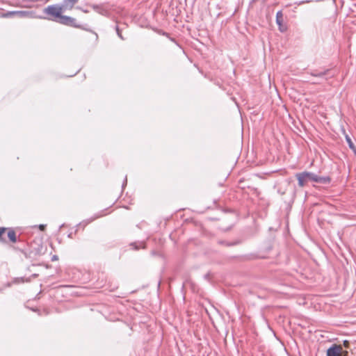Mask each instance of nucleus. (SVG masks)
<instances>
[{
	"label": "nucleus",
	"instance_id": "nucleus-12",
	"mask_svg": "<svg viewBox=\"0 0 356 356\" xmlns=\"http://www.w3.org/2000/svg\"><path fill=\"white\" fill-rule=\"evenodd\" d=\"M116 32H117V34L119 36V38H120L122 40H124V37L122 36V35L121 33V31L120 30V29L118 28V26H116Z\"/></svg>",
	"mask_w": 356,
	"mask_h": 356
},
{
	"label": "nucleus",
	"instance_id": "nucleus-8",
	"mask_svg": "<svg viewBox=\"0 0 356 356\" xmlns=\"http://www.w3.org/2000/svg\"><path fill=\"white\" fill-rule=\"evenodd\" d=\"M346 142L348 144L349 147L356 154V146L354 145L353 142L352 141L351 138H350V136L348 135H346Z\"/></svg>",
	"mask_w": 356,
	"mask_h": 356
},
{
	"label": "nucleus",
	"instance_id": "nucleus-11",
	"mask_svg": "<svg viewBox=\"0 0 356 356\" xmlns=\"http://www.w3.org/2000/svg\"><path fill=\"white\" fill-rule=\"evenodd\" d=\"M7 229L4 227H0V240L6 241V239L3 237V234L6 233Z\"/></svg>",
	"mask_w": 356,
	"mask_h": 356
},
{
	"label": "nucleus",
	"instance_id": "nucleus-5",
	"mask_svg": "<svg viewBox=\"0 0 356 356\" xmlns=\"http://www.w3.org/2000/svg\"><path fill=\"white\" fill-rule=\"evenodd\" d=\"M276 23L281 32H284L286 30V27L284 25V17L282 11H278L276 14Z\"/></svg>",
	"mask_w": 356,
	"mask_h": 356
},
{
	"label": "nucleus",
	"instance_id": "nucleus-7",
	"mask_svg": "<svg viewBox=\"0 0 356 356\" xmlns=\"http://www.w3.org/2000/svg\"><path fill=\"white\" fill-rule=\"evenodd\" d=\"M7 236L11 242L15 243L17 241L16 233L13 229H9Z\"/></svg>",
	"mask_w": 356,
	"mask_h": 356
},
{
	"label": "nucleus",
	"instance_id": "nucleus-10",
	"mask_svg": "<svg viewBox=\"0 0 356 356\" xmlns=\"http://www.w3.org/2000/svg\"><path fill=\"white\" fill-rule=\"evenodd\" d=\"M10 15H18L20 17H24L27 15V12L26 11H16V12H12L10 13Z\"/></svg>",
	"mask_w": 356,
	"mask_h": 356
},
{
	"label": "nucleus",
	"instance_id": "nucleus-3",
	"mask_svg": "<svg viewBox=\"0 0 356 356\" xmlns=\"http://www.w3.org/2000/svg\"><path fill=\"white\" fill-rule=\"evenodd\" d=\"M343 348L340 345H333L327 350V356H342Z\"/></svg>",
	"mask_w": 356,
	"mask_h": 356
},
{
	"label": "nucleus",
	"instance_id": "nucleus-13",
	"mask_svg": "<svg viewBox=\"0 0 356 356\" xmlns=\"http://www.w3.org/2000/svg\"><path fill=\"white\" fill-rule=\"evenodd\" d=\"M44 227H45V225H40V229L41 230H44Z\"/></svg>",
	"mask_w": 356,
	"mask_h": 356
},
{
	"label": "nucleus",
	"instance_id": "nucleus-4",
	"mask_svg": "<svg viewBox=\"0 0 356 356\" xmlns=\"http://www.w3.org/2000/svg\"><path fill=\"white\" fill-rule=\"evenodd\" d=\"M56 22H58L64 25L76 26V25L75 24L76 19L74 18L63 15H61L60 17L58 19H57Z\"/></svg>",
	"mask_w": 356,
	"mask_h": 356
},
{
	"label": "nucleus",
	"instance_id": "nucleus-1",
	"mask_svg": "<svg viewBox=\"0 0 356 356\" xmlns=\"http://www.w3.org/2000/svg\"><path fill=\"white\" fill-rule=\"evenodd\" d=\"M296 177L300 187L305 186L309 181L320 184H328L330 181L329 177H320L310 172L297 173Z\"/></svg>",
	"mask_w": 356,
	"mask_h": 356
},
{
	"label": "nucleus",
	"instance_id": "nucleus-14",
	"mask_svg": "<svg viewBox=\"0 0 356 356\" xmlns=\"http://www.w3.org/2000/svg\"><path fill=\"white\" fill-rule=\"evenodd\" d=\"M312 83H314V84H318V83H320V82H319V81H313V82H312Z\"/></svg>",
	"mask_w": 356,
	"mask_h": 356
},
{
	"label": "nucleus",
	"instance_id": "nucleus-9",
	"mask_svg": "<svg viewBox=\"0 0 356 356\" xmlns=\"http://www.w3.org/2000/svg\"><path fill=\"white\" fill-rule=\"evenodd\" d=\"M327 72H314L311 73V75L313 76L318 77V78H323V76L326 74Z\"/></svg>",
	"mask_w": 356,
	"mask_h": 356
},
{
	"label": "nucleus",
	"instance_id": "nucleus-6",
	"mask_svg": "<svg viewBox=\"0 0 356 356\" xmlns=\"http://www.w3.org/2000/svg\"><path fill=\"white\" fill-rule=\"evenodd\" d=\"M79 0H63V6L66 10H72Z\"/></svg>",
	"mask_w": 356,
	"mask_h": 356
},
{
	"label": "nucleus",
	"instance_id": "nucleus-2",
	"mask_svg": "<svg viewBox=\"0 0 356 356\" xmlns=\"http://www.w3.org/2000/svg\"><path fill=\"white\" fill-rule=\"evenodd\" d=\"M65 10L62 5H51L44 9V13L49 15V19L56 22L62 13Z\"/></svg>",
	"mask_w": 356,
	"mask_h": 356
}]
</instances>
